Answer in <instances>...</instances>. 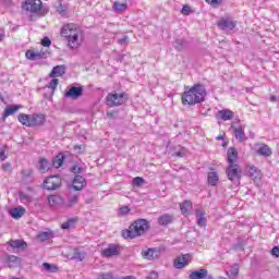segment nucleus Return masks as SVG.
I'll list each match as a JSON object with an SVG mask.
<instances>
[{"mask_svg":"<svg viewBox=\"0 0 279 279\" xmlns=\"http://www.w3.org/2000/svg\"><path fill=\"white\" fill-rule=\"evenodd\" d=\"M270 101L272 102L279 101V98L277 96H270Z\"/></svg>","mask_w":279,"mask_h":279,"instance_id":"55","label":"nucleus"},{"mask_svg":"<svg viewBox=\"0 0 279 279\" xmlns=\"http://www.w3.org/2000/svg\"><path fill=\"white\" fill-rule=\"evenodd\" d=\"M193 260V257L191 254L181 255L175 258L174 260V267L175 269H184L186 265H189Z\"/></svg>","mask_w":279,"mask_h":279,"instance_id":"11","label":"nucleus"},{"mask_svg":"<svg viewBox=\"0 0 279 279\" xmlns=\"http://www.w3.org/2000/svg\"><path fill=\"white\" fill-rule=\"evenodd\" d=\"M48 204L51 208H71L77 204V195L69 196L66 201L59 195H50L48 196Z\"/></svg>","mask_w":279,"mask_h":279,"instance_id":"4","label":"nucleus"},{"mask_svg":"<svg viewBox=\"0 0 279 279\" xmlns=\"http://www.w3.org/2000/svg\"><path fill=\"white\" fill-rule=\"evenodd\" d=\"M247 174L254 180H260L263 178V172L255 166H247Z\"/></svg>","mask_w":279,"mask_h":279,"instance_id":"20","label":"nucleus"},{"mask_svg":"<svg viewBox=\"0 0 279 279\" xmlns=\"http://www.w3.org/2000/svg\"><path fill=\"white\" fill-rule=\"evenodd\" d=\"M75 223H77V218H70L66 222L61 225L62 230H69L71 228H75Z\"/></svg>","mask_w":279,"mask_h":279,"instance_id":"35","label":"nucleus"},{"mask_svg":"<svg viewBox=\"0 0 279 279\" xmlns=\"http://www.w3.org/2000/svg\"><path fill=\"white\" fill-rule=\"evenodd\" d=\"M218 121H232L234 119V111L230 109H222L216 113Z\"/></svg>","mask_w":279,"mask_h":279,"instance_id":"13","label":"nucleus"},{"mask_svg":"<svg viewBox=\"0 0 279 279\" xmlns=\"http://www.w3.org/2000/svg\"><path fill=\"white\" fill-rule=\"evenodd\" d=\"M143 256L147 258V260H154V258H158V250L148 248L147 251L143 252Z\"/></svg>","mask_w":279,"mask_h":279,"instance_id":"29","label":"nucleus"},{"mask_svg":"<svg viewBox=\"0 0 279 279\" xmlns=\"http://www.w3.org/2000/svg\"><path fill=\"white\" fill-rule=\"evenodd\" d=\"M83 90L84 89L82 87H72L65 93V97L77 99V97L82 96Z\"/></svg>","mask_w":279,"mask_h":279,"instance_id":"22","label":"nucleus"},{"mask_svg":"<svg viewBox=\"0 0 279 279\" xmlns=\"http://www.w3.org/2000/svg\"><path fill=\"white\" fill-rule=\"evenodd\" d=\"M43 268L45 271H47L48 274H58V266L53 265V264H49V263H44L43 264Z\"/></svg>","mask_w":279,"mask_h":279,"instance_id":"32","label":"nucleus"},{"mask_svg":"<svg viewBox=\"0 0 279 279\" xmlns=\"http://www.w3.org/2000/svg\"><path fill=\"white\" fill-rule=\"evenodd\" d=\"M61 38H64L70 49H77L82 45V28L75 23L64 24L60 29Z\"/></svg>","mask_w":279,"mask_h":279,"instance_id":"1","label":"nucleus"},{"mask_svg":"<svg viewBox=\"0 0 279 279\" xmlns=\"http://www.w3.org/2000/svg\"><path fill=\"white\" fill-rule=\"evenodd\" d=\"M57 12L60 14V16H69V12L66 11V5L60 4L57 8Z\"/></svg>","mask_w":279,"mask_h":279,"instance_id":"40","label":"nucleus"},{"mask_svg":"<svg viewBox=\"0 0 279 279\" xmlns=\"http://www.w3.org/2000/svg\"><path fill=\"white\" fill-rule=\"evenodd\" d=\"M239 160V153L236 151V148L230 147L227 151V162L229 166L236 165V161Z\"/></svg>","mask_w":279,"mask_h":279,"instance_id":"14","label":"nucleus"},{"mask_svg":"<svg viewBox=\"0 0 279 279\" xmlns=\"http://www.w3.org/2000/svg\"><path fill=\"white\" fill-rule=\"evenodd\" d=\"M132 184L133 186H143V184H145V180L141 177H136L133 179Z\"/></svg>","mask_w":279,"mask_h":279,"instance_id":"42","label":"nucleus"},{"mask_svg":"<svg viewBox=\"0 0 279 279\" xmlns=\"http://www.w3.org/2000/svg\"><path fill=\"white\" fill-rule=\"evenodd\" d=\"M180 210L184 217H189L193 210V203L191 201H184L180 204Z\"/></svg>","mask_w":279,"mask_h":279,"instance_id":"18","label":"nucleus"},{"mask_svg":"<svg viewBox=\"0 0 279 279\" xmlns=\"http://www.w3.org/2000/svg\"><path fill=\"white\" fill-rule=\"evenodd\" d=\"M9 267H16V265H20L21 260H19V257L14 255H10L8 257Z\"/></svg>","mask_w":279,"mask_h":279,"instance_id":"37","label":"nucleus"},{"mask_svg":"<svg viewBox=\"0 0 279 279\" xmlns=\"http://www.w3.org/2000/svg\"><path fill=\"white\" fill-rule=\"evenodd\" d=\"M125 104V94L111 93L107 96V106L110 108Z\"/></svg>","mask_w":279,"mask_h":279,"instance_id":"7","label":"nucleus"},{"mask_svg":"<svg viewBox=\"0 0 279 279\" xmlns=\"http://www.w3.org/2000/svg\"><path fill=\"white\" fill-rule=\"evenodd\" d=\"M41 45L43 47H51V39H49V37H45L41 39Z\"/></svg>","mask_w":279,"mask_h":279,"instance_id":"48","label":"nucleus"},{"mask_svg":"<svg viewBox=\"0 0 279 279\" xmlns=\"http://www.w3.org/2000/svg\"><path fill=\"white\" fill-rule=\"evenodd\" d=\"M58 84H59L58 78H52L48 84V88H50L53 93L56 88H58Z\"/></svg>","mask_w":279,"mask_h":279,"instance_id":"43","label":"nucleus"},{"mask_svg":"<svg viewBox=\"0 0 279 279\" xmlns=\"http://www.w3.org/2000/svg\"><path fill=\"white\" fill-rule=\"evenodd\" d=\"M72 173H82V168L80 166L75 165L72 168Z\"/></svg>","mask_w":279,"mask_h":279,"instance_id":"52","label":"nucleus"},{"mask_svg":"<svg viewBox=\"0 0 279 279\" xmlns=\"http://www.w3.org/2000/svg\"><path fill=\"white\" fill-rule=\"evenodd\" d=\"M146 279H158V274L156 271H151Z\"/></svg>","mask_w":279,"mask_h":279,"instance_id":"53","label":"nucleus"},{"mask_svg":"<svg viewBox=\"0 0 279 279\" xmlns=\"http://www.w3.org/2000/svg\"><path fill=\"white\" fill-rule=\"evenodd\" d=\"M205 98L206 88L204 85H194L182 94V104L183 106H195V104H202Z\"/></svg>","mask_w":279,"mask_h":279,"instance_id":"2","label":"nucleus"},{"mask_svg":"<svg viewBox=\"0 0 279 279\" xmlns=\"http://www.w3.org/2000/svg\"><path fill=\"white\" fill-rule=\"evenodd\" d=\"M38 169L39 171L45 173V171H49V169H51V163L49 162V160L45 158H40L38 163Z\"/></svg>","mask_w":279,"mask_h":279,"instance_id":"30","label":"nucleus"},{"mask_svg":"<svg viewBox=\"0 0 279 279\" xmlns=\"http://www.w3.org/2000/svg\"><path fill=\"white\" fill-rule=\"evenodd\" d=\"M9 245L11 247L19 248V247H25V245H27V244L23 241H20V240H12V241L9 242Z\"/></svg>","mask_w":279,"mask_h":279,"instance_id":"38","label":"nucleus"},{"mask_svg":"<svg viewBox=\"0 0 279 279\" xmlns=\"http://www.w3.org/2000/svg\"><path fill=\"white\" fill-rule=\"evenodd\" d=\"M2 167L5 170V169H8L10 167V163H4Z\"/></svg>","mask_w":279,"mask_h":279,"instance_id":"59","label":"nucleus"},{"mask_svg":"<svg viewBox=\"0 0 279 279\" xmlns=\"http://www.w3.org/2000/svg\"><path fill=\"white\" fill-rule=\"evenodd\" d=\"M271 255L276 256V258H279V246H274L272 247Z\"/></svg>","mask_w":279,"mask_h":279,"instance_id":"49","label":"nucleus"},{"mask_svg":"<svg viewBox=\"0 0 279 279\" xmlns=\"http://www.w3.org/2000/svg\"><path fill=\"white\" fill-rule=\"evenodd\" d=\"M3 38H5V33H0V40H3Z\"/></svg>","mask_w":279,"mask_h":279,"instance_id":"57","label":"nucleus"},{"mask_svg":"<svg viewBox=\"0 0 279 279\" xmlns=\"http://www.w3.org/2000/svg\"><path fill=\"white\" fill-rule=\"evenodd\" d=\"M205 1L206 3H209L211 8H219L223 3V0H205Z\"/></svg>","mask_w":279,"mask_h":279,"instance_id":"41","label":"nucleus"},{"mask_svg":"<svg viewBox=\"0 0 279 279\" xmlns=\"http://www.w3.org/2000/svg\"><path fill=\"white\" fill-rule=\"evenodd\" d=\"M20 202L22 204H29V203H32V196H29L25 193H20Z\"/></svg>","mask_w":279,"mask_h":279,"instance_id":"39","label":"nucleus"},{"mask_svg":"<svg viewBox=\"0 0 279 279\" xmlns=\"http://www.w3.org/2000/svg\"><path fill=\"white\" fill-rule=\"evenodd\" d=\"M45 124L44 114H31V128H38Z\"/></svg>","mask_w":279,"mask_h":279,"instance_id":"16","label":"nucleus"},{"mask_svg":"<svg viewBox=\"0 0 279 279\" xmlns=\"http://www.w3.org/2000/svg\"><path fill=\"white\" fill-rule=\"evenodd\" d=\"M149 230V221L140 219L129 227L128 230L122 231L123 239H136Z\"/></svg>","mask_w":279,"mask_h":279,"instance_id":"3","label":"nucleus"},{"mask_svg":"<svg viewBox=\"0 0 279 279\" xmlns=\"http://www.w3.org/2000/svg\"><path fill=\"white\" fill-rule=\"evenodd\" d=\"M208 276V270L202 268L190 274V279H204Z\"/></svg>","mask_w":279,"mask_h":279,"instance_id":"25","label":"nucleus"},{"mask_svg":"<svg viewBox=\"0 0 279 279\" xmlns=\"http://www.w3.org/2000/svg\"><path fill=\"white\" fill-rule=\"evenodd\" d=\"M216 141H223V135H219L216 137Z\"/></svg>","mask_w":279,"mask_h":279,"instance_id":"58","label":"nucleus"},{"mask_svg":"<svg viewBox=\"0 0 279 279\" xmlns=\"http://www.w3.org/2000/svg\"><path fill=\"white\" fill-rule=\"evenodd\" d=\"M74 260H84L86 258V252L82 248H75L73 253Z\"/></svg>","mask_w":279,"mask_h":279,"instance_id":"33","label":"nucleus"},{"mask_svg":"<svg viewBox=\"0 0 279 279\" xmlns=\"http://www.w3.org/2000/svg\"><path fill=\"white\" fill-rule=\"evenodd\" d=\"M234 134L238 141H245V132H243V129L241 126L234 129Z\"/></svg>","mask_w":279,"mask_h":279,"instance_id":"36","label":"nucleus"},{"mask_svg":"<svg viewBox=\"0 0 279 279\" xmlns=\"http://www.w3.org/2000/svg\"><path fill=\"white\" fill-rule=\"evenodd\" d=\"M9 215L12 219H21L23 215H25V208L23 206H19L9 210Z\"/></svg>","mask_w":279,"mask_h":279,"instance_id":"21","label":"nucleus"},{"mask_svg":"<svg viewBox=\"0 0 279 279\" xmlns=\"http://www.w3.org/2000/svg\"><path fill=\"white\" fill-rule=\"evenodd\" d=\"M97 279H114V277L112 276V274L107 272L98 275Z\"/></svg>","mask_w":279,"mask_h":279,"instance_id":"46","label":"nucleus"},{"mask_svg":"<svg viewBox=\"0 0 279 279\" xmlns=\"http://www.w3.org/2000/svg\"><path fill=\"white\" fill-rule=\"evenodd\" d=\"M23 10L26 12H32V14H38L40 10H43V1L41 0H26L24 4H22Z\"/></svg>","mask_w":279,"mask_h":279,"instance_id":"6","label":"nucleus"},{"mask_svg":"<svg viewBox=\"0 0 279 279\" xmlns=\"http://www.w3.org/2000/svg\"><path fill=\"white\" fill-rule=\"evenodd\" d=\"M72 186L74 191H82L86 186V179L80 174H76L73 179Z\"/></svg>","mask_w":279,"mask_h":279,"instance_id":"15","label":"nucleus"},{"mask_svg":"<svg viewBox=\"0 0 279 279\" xmlns=\"http://www.w3.org/2000/svg\"><path fill=\"white\" fill-rule=\"evenodd\" d=\"M8 155H5V148L0 149V160H7Z\"/></svg>","mask_w":279,"mask_h":279,"instance_id":"50","label":"nucleus"},{"mask_svg":"<svg viewBox=\"0 0 279 279\" xmlns=\"http://www.w3.org/2000/svg\"><path fill=\"white\" fill-rule=\"evenodd\" d=\"M119 45H126L128 43V36H124L123 38L118 40Z\"/></svg>","mask_w":279,"mask_h":279,"instance_id":"54","label":"nucleus"},{"mask_svg":"<svg viewBox=\"0 0 279 279\" xmlns=\"http://www.w3.org/2000/svg\"><path fill=\"white\" fill-rule=\"evenodd\" d=\"M230 278H236V276H239V266H235L234 268H232L230 270Z\"/></svg>","mask_w":279,"mask_h":279,"instance_id":"47","label":"nucleus"},{"mask_svg":"<svg viewBox=\"0 0 279 279\" xmlns=\"http://www.w3.org/2000/svg\"><path fill=\"white\" fill-rule=\"evenodd\" d=\"M121 250L117 244H110L107 248L101 252L102 258H111V256H119Z\"/></svg>","mask_w":279,"mask_h":279,"instance_id":"12","label":"nucleus"},{"mask_svg":"<svg viewBox=\"0 0 279 279\" xmlns=\"http://www.w3.org/2000/svg\"><path fill=\"white\" fill-rule=\"evenodd\" d=\"M17 121H20L22 125H25L26 128H32V114L20 113Z\"/></svg>","mask_w":279,"mask_h":279,"instance_id":"24","label":"nucleus"},{"mask_svg":"<svg viewBox=\"0 0 279 279\" xmlns=\"http://www.w3.org/2000/svg\"><path fill=\"white\" fill-rule=\"evenodd\" d=\"M181 14H183L184 16H189V14H191V7H189L187 4L183 5Z\"/></svg>","mask_w":279,"mask_h":279,"instance_id":"45","label":"nucleus"},{"mask_svg":"<svg viewBox=\"0 0 279 279\" xmlns=\"http://www.w3.org/2000/svg\"><path fill=\"white\" fill-rule=\"evenodd\" d=\"M217 25L220 29L223 32H231V29H234L236 27V23H234L229 17H222L217 22Z\"/></svg>","mask_w":279,"mask_h":279,"instance_id":"10","label":"nucleus"},{"mask_svg":"<svg viewBox=\"0 0 279 279\" xmlns=\"http://www.w3.org/2000/svg\"><path fill=\"white\" fill-rule=\"evenodd\" d=\"M196 223L199 228H206V211H204V209H196Z\"/></svg>","mask_w":279,"mask_h":279,"instance_id":"17","label":"nucleus"},{"mask_svg":"<svg viewBox=\"0 0 279 279\" xmlns=\"http://www.w3.org/2000/svg\"><path fill=\"white\" fill-rule=\"evenodd\" d=\"M65 73V68L64 65H57L52 69L50 73V77H62Z\"/></svg>","mask_w":279,"mask_h":279,"instance_id":"26","label":"nucleus"},{"mask_svg":"<svg viewBox=\"0 0 279 279\" xmlns=\"http://www.w3.org/2000/svg\"><path fill=\"white\" fill-rule=\"evenodd\" d=\"M184 151H186L185 148H181V151L177 154V156H184Z\"/></svg>","mask_w":279,"mask_h":279,"instance_id":"56","label":"nucleus"},{"mask_svg":"<svg viewBox=\"0 0 279 279\" xmlns=\"http://www.w3.org/2000/svg\"><path fill=\"white\" fill-rule=\"evenodd\" d=\"M253 150L255 151V154H257V156H263L264 158H269V156L274 154V151H271V148L267 146V144L263 143L254 144Z\"/></svg>","mask_w":279,"mask_h":279,"instance_id":"9","label":"nucleus"},{"mask_svg":"<svg viewBox=\"0 0 279 279\" xmlns=\"http://www.w3.org/2000/svg\"><path fill=\"white\" fill-rule=\"evenodd\" d=\"M51 238V233L49 232H41L38 234L39 241H47V239Z\"/></svg>","mask_w":279,"mask_h":279,"instance_id":"44","label":"nucleus"},{"mask_svg":"<svg viewBox=\"0 0 279 279\" xmlns=\"http://www.w3.org/2000/svg\"><path fill=\"white\" fill-rule=\"evenodd\" d=\"M62 184V179L58 175H51L48 177L44 181V187L47 189V191H56L60 185Z\"/></svg>","mask_w":279,"mask_h":279,"instance_id":"8","label":"nucleus"},{"mask_svg":"<svg viewBox=\"0 0 279 279\" xmlns=\"http://www.w3.org/2000/svg\"><path fill=\"white\" fill-rule=\"evenodd\" d=\"M226 173H227L228 180L233 182V184H240L241 167H239V165L228 166V168L226 169Z\"/></svg>","mask_w":279,"mask_h":279,"instance_id":"5","label":"nucleus"},{"mask_svg":"<svg viewBox=\"0 0 279 279\" xmlns=\"http://www.w3.org/2000/svg\"><path fill=\"white\" fill-rule=\"evenodd\" d=\"M130 213V207L124 206L120 208V215H128Z\"/></svg>","mask_w":279,"mask_h":279,"instance_id":"51","label":"nucleus"},{"mask_svg":"<svg viewBox=\"0 0 279 279\" xmlns=\"http://www.w3.org/2000/svg\"><path fill=\"white\" fill-rule=\"evenodd\" d=\"M64 162V156L62 154H59L54 157V159L52 160V166L56 169H60V167H62V163Z\"/></svg>","mask_w":279,"mask_h":279,"instance_id":"34","label":"nucleus"},{"mask_svg":"<svg viewBox=\"0 0 279 279\" xmlns=\"http://www.w3.org/2000/svg\"><path fill=\"white\" fill-rule=\"evenodd\" d=\"M27 60H40V58H46L45 53L36 52L34 50L26 51Z\"/></svg>","mask_w":279,"mask_h":279,"instance_id":"28","label":"nucleus"},{"mask_svg":"<svg viewBox=\"0 0 279 279\" xmlns=\"http://www.w3.org/2000/svg\"><path fill=\"white\" fill-rule=\"evenodd\" d=\"M207 180H208V184H210V186H217V184L219 182V174L216 171H211L208 173Z\"/></svg>","mask_w":279,"mask_h":279,"instance_id":"27","label":"nucleus"},{"mask_svg":"<svg viewBox=\"0 0 279 279\" xmlns=\"http://www.w3.org/2000/svg\"><path fill=\"white\" fill-rule=\"evenodd\" d=\"M22 108H23V106H21V105L8 106L4 109L3 119H8V117H11V114H14V113L19 112V110H21Z\"/></svg>","mask_w":279,"mask_h":279,"instance_id":"19","label":"nucleus"},{"mask_svg":"<svg viewBox=\"0 0 279 279\" xmlns=\"http://www.w3.org/2000/svg\"><path fill=\"white\" fill-rule=\"evenodd\" d=\"M112 10H113V12H117L118 14H123V12H125V10H128V2L116 1L112 4Z\"/></svg>","mask_w":279,"mask_h":279,"instance_id":"23","label":"nucleus"},{"mask_svg":"<svg viewBox=\"0 0 279 279\" xmlns=\"http://www.w3.org/2000/svg\"><path fill=\"white\" fill-rule=\"evenodd\" d=\"M173 221V216L165 214L158 218L159 226H169Z\"/></svg>","mask_w":279,"mask_h":279,"instance_id":"31","label":"nucleus"}]
</instances>
